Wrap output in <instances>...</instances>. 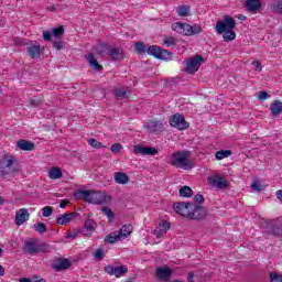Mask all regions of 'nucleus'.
Instances as JSON below:
<instances>
[{
  "label": "nucleus",
  "mask_w": 282,
  "mask_h": 282,
  "mask_svg": "<svg viewBox=\"0 0 282 282\" xmlns=\"http://www.w3.org/2000/svg\"><path fill=\"white\" fill-rule=\"evenodd\" d=\"M101 210L108 217V221L111 224L116 219V214L109 207H102Z\"/></svg>",
  "instance_id": "ea45409f"
},
{
  "label": "nucleus",
  "mask_w": 282,
  "mask_h": 282,
  "mask_svg": "<svg viewBox=\"0 0 282 282\" xmlns=\"http://www.w3.org/2000/svg\"><path fill=\"white\" fill-rule=\"evenodd\" d=\"M88 144L93 147V149H105V145L96 139H88Z\"/></svg>",
  "instance_id": "37998d69"
},
{
  "label": "nucleus",
  "mask_w": 282,
  "mask_h": 282,
  "mask_svg": "<svg viewBox=\"0 0 282 282\" xmlns=\"http://www.w3.org/2000/svg\"><path fill=\"white\" fill-rule=\"evenodd\" d=\"M251 188H252V191H257V193H261V191L265 189V187L263 185H261V183H259V182H253L251 184Z\"/></svg>",
  "instance_id": "de8ad7c7"
},
{
  "label": "nucleus",
  "mask_w": 282,
  "mask_h": 282,
  "mask_svg": "<svg viewBox=\"0 0 282 282\" xmlns=\"http://www.w3.org/2000/svg\"><path fill=\"white\" fill-rule=\"evenodd\" d=\"M67 204H69V200H62L59 204V208H65V206H67Z\"/></svg>",
  "instance_id": "e2e57ef3"
},
{
  "label": "nucleus",
  "mask_w": 282,
  "mask_h": 282,
  "mask_svg": "<svg viewBox=\"0 0 282 282\" xmlns=\"http://www.w3.org/2000/svg\"><path fill=\"white\" fill-rule=\"evenodd\" d=\"M133 153L135 155H158V149L144 145H134Z\"/></svg>",
  "instance_id": "4468645a"
},
{
  "label": "nucleus",
  "mask_w": 282,
  "mask_h": 282,
  "mask_svg": "<svg viewBox=\"0 0 282 282\" xmlns=\"http://www.w3.org/2000/svg\"><path fill=\"white\" fill-rule=\"evenodd\" d=\"M115 96H117V98H124V96H127V91L120 88H116Z\"/></svg>",
  "instance_id": "864d4df0"
},
{
  "label": "nucleus",
  "mask_w": 282,
  "mask_h": 282,
  "mask_svg": "<svg viewBox=\"0 0 282 282\" xmlns=\"http://www.w3.org/2000/svg\"><path fill=\"white\" fill-rule=\"evenodd\" d=\"M191 151H176L172 154L171 165L175 169H183V171H191L193 169V161H191Z\"/></svg>",
  "instance_id": "7ed1b4c3"
},
{
  "label": "nucleus",
  "mask_w": 282,
  "mask_h": 282,
  "mask_svg": "<svg viewBox=\"0 0 282 282\" xmlns=\"http://www.w3.org/2000/svg\"><path fill=\"white\" fill-rule=\"evenodd\" d=\"M95 259L102 261V259H105V251H102V249H97L95 252Z\"/></svg>",
  "instance_id": "5fc2aeb1"
},
{
  "label": "nucleus",
  "mask_w": 282,
  "mask_h": 282,
  "mask_svg": "<svg viewBox=\"0 0 282 282\" xmlns=\"http://www.w3.org/2000/svg\"><path fill=\"white\" fill-rule=\"evenodd\" d=\"M115 182L117 184H129V175H127V173L124 172H117L115 173Z\"/></svg>",
  "instance_id": "c756f323"
},
{
  "label": "nucleus",
  "mask_w": 282,
  "mask_h": 282,
  "mask_svg": "<svg viewBox=\"0 0 282 282\" xmlns=\"http://www.w3.org/2000/svg\"><path fill=\"white\" fill-rule=\"evenodd\" d=\"M171 230V223L162 220L159 224V229L155 230L156 237L160 238L162 235H166V231Z\"/></svg>",
  "instance_id": "cd10ccee"
},
{
  "label": "nucleus",
  "mask_w": 282,
  "mask_h": 282,
  "mask_svg": "<svg viewBox=\"0 0 282 282\" xmlns=\"http://www.w3.org/2000/svg\"><path fill=\"white\" fill-rule=\"evenodd\" d=\"M268 234L273 235V237L282 236V226L281 225H270L268 227Z\"/></svg>",
  "instance_id": "7c9ffc66"
},
{
  "label": "nucleus",
  "mask_w": 282,
  "mask_h": 282,
  "mask_svg": "<svg viewBox=\"0 0 282 282\" xmlns=\"http://www.w3.org/2000/svg\"><path fill=\"white\" fill-rule=\"evenodd\" d=\"M213 186L216 188H228V182L224 181V177L216 175L209 180Z\"/></svg>",
  "instance_id": "b1692460"
},
{
  "label": "nucleus",
  "mask_w": 282,
  "mask_h": 282,
  "mask_svg": "<svg viewBox=\"0 0 282 282\" xmlns=\"http://www.w3.org/2000/svg\"><path fill=\"white\" fill-rule=\"evenodd\" d=\"M144 129L150 131V133H158L160 131H163L164 123L162 121H150L148 124L144 126Z\"/></svg>",
  "instance_id": "412c9836"
},
{
  "label": "nucleus",
  "mask_w": 282,
  "mask_h": 282,
  "mask_svg": "<svg viewBox=\"0 0 282 282\" xmlns=\"http://www.w3.org/2000/svg\"><path fill=\"white\" fill-rule=\"evenodd\" d=\"M251 65H253L254 72H261L262 67H261V63L259 61H253L251 63Z\"/></svg>",
  "instance_id": "4d7b16f0"
},
{
  "label": "nucleus",
  "mask_w": 282,
  "mask_h": 282,
  "mask_svg": "<svg viewBox=\"0 0 282 282\" xmlns=\"http://www.w3.org/2000/svg\"><path fill=\"white\" fill-rule=\"evenodd\" d=\"M275 196H276V198L281 202V204H282V189H280V191H278L276 193H275Z\"/></svg>",
  "instance_id": "680f3d73"
},
{
  "label": "nucleus",
  "mask_w": 282,
  "mask_h": 282,
  "mask_svg": "<svg viewBox=\"0 0 282 282\" xmlns=\"http://www.w3.org/2000/svg\"><path fill=\"white\" fill-rule=\"evenodd\" d=\"M134 50L137 54H149L150 56H154L159 61H171V56L173 53L166 51L158 45L147 46L144 42H137L134 45Z\"/></svg>",
  "instance_id": "f257e3e1"
},
{
  "label": "nucleus",
  "mask_w": 282,
  "mask_h": 282,
  "mask_svg": "<svg viewBox=\"0 0 282 282\" xmlns=\"http://www.w3.org/2000/svg\"><path fill=\"white\" fill-rule=\"evenodd\" d=\"M36 248H37L36 242L30 239L24 242L23 252H26V254H36Z\"/></svg>",
  "instance_id": "a878e982"
},
{
  "label": "nucleus",
  "mask_w": 282,
  "mask_h": 282,
  "mask_svg": "<svg viewBox=\"0 0 282 282\" xmlns=\"http://www.w3.org/2000/svg\"><path fill=\"white\" fill-rule=\"evenodd\" d=\"M109 48H111V45L107 43H101L97 46V54L99 56H102V54H109Z\"/></svg>",
  "instance_id": "e433bc0d"
},
{
  "label": "nucleus",
  "mask_w": 282,
  "mask_h": 282,
  "mask_svg": "<svg viewBox=\"0 0 282 282\" xmlns=\"http://www.w3.org/2000/svg\"><path fill=\"white\" fill-rule=\"evenodd\" d=\"M33 228H34L35 232H39L40 235L47 232V226H45V224H43V223L34 224Z\"/></svg>",
  "instance_id": "a19ab883"
},
{
  "label": "nucleus",
  "mask_w": 282,
  "mask_h": 282,
  "mask_svg": "<svg viewBox=\"0 0 282 282\" xmlns=\"http://www.w3.org/2000/svg\"><path fill=\"white\" fill-rule=\"evenodd\" d=\"M53 214H54V207L45 206V207L42 208V216L52 217Z\"/></svg>",
  "instance_id": "c03bdc74"
},
{
  "label": "nucleus",
  "mask_w": 282,
  "mask_h": 282,
  "mask_svg": "<svg viewBox=\"0 0 282 282\" xmlns=\"http://www.w3.org/2000/svg\"><path fill=\"white\" fill-rule=\"evenodd\" d=\"M155 276L161 282H169L173 276V269L171 267H159L155 271Z\"/></svg>",
  "instance_id": "9d476101"
},
{
  "label": "nucleus",
  "mask_w": 282,
  "mask_h": 282,
  "mask_svg": "<svg viewBox=\"0 0 282 282\" xmlns=\"http://www.w3.org/2000/svg\"><path fill=\"white\" fill-rule=\"evenodd\" d=\"M181 197H193V189L189 186H183L178 191Z\"/></svg>",
  "instance_id": "58836bf2"
},
{
  "label": "nucleus",
  "mask_w": 282,
  "mask_h": 282,
  "mask_svg": "<svg viewBox=\"0 0 282 282\" xmlns=\"http://www.w3.org/2000/svg\"><path fill=\"white\" fill-rule=\"evenodd\" d=\"M189 34L191 36H195V34H202V26L199 24L192 25Z\"/></svg>",
  "instance_id": "49530a36"
},
{
  "label": "nucleus",
  "mask_w": 282,
  "mask_h": 282,
  "mask_svg": "<svg viewBox=\"0 0 282 282\" xmlns=\"http://www.w3.org/2000/svg\"><path fill=\"white\" fill-rule=\"evenodd\" d=\"M194 199H195V203H196V204H203V202H204V195H202V194H196L195 197H194Z\"/></svg>",
  "instance_id": "13d9d810"
},
{
  "label": "nucleus",
  "mask_w": 282,
  "mask_h": 282,
  "mask_svg": "<svg viewBox=\"0 0 282 282\" xmlns=\"http://www.w3.org/2000/svg\"><path fill=\"white\" fill-rule=\"evenodd\" d=\"M232 155V150H220L216 152V160H224Z\"/></svg>",
  "instance_id": "4c0bfd02"
},
{
  "label": "nucleus",
  "mask_w": 282,
  "mask_h": 282,
  "mask_svg": "<svg viewBox=\"0 0 282 282\" xmlns=\"http://www.w3.org/2000/svg\"><path fill=\"white\" fill-rule=\"evenodd\" d=\"M76 217H78L77 212L66 213V214H63L59 217H57L56 224L58 226H66V224H69L70 221H74V219H76Z\"/></svg>",
  "instance_id": "dca6fc26"
},
{
  "label": "nucleus",
  "mask_w": 282,
  "mask_h": 282,
  "mask_svg": "<svg viewBox=\"0 0 282 282\" xmlns=\"http://www.w3.org/2000/svg\"><path fill=\"white\" fill-rule=\"evenodd\" d=\"M170 124L171 127H174L180 131H184V129H188V122H186V119L184 118V116L180 113H175L170 118Z\"/></svg>",
  "instance_id": "1a4fd4ad"
},
{
  "label": "nucleus",
  "mask_w": 282,
  "mask_h": 282,
  "mask_svg": "<svg viewBox=\"0 0 282 282\" xmlns=\"http://www.w3.org/2000/svg\"><path fill=\"white\" fill-rule=\"evenodd\" d=\"M172 30L178 34H184V36H191L193 28L188 23L176 22L172 24Z\"/></svg>",
  "instance_id": "ddd939ff"
},
{
  "label": "nucleus",
  "mask_w": 282,
  "mask_h": 282,
  "mask_svg": "<svg viewBox=\"0 0 282 282\" xmlns=\"http://www.w3.org/2000/svg\"><path fill=\"white\" fill-rule=\"evenodd\" d=\"M72 268V261L67 258H59L55 264H53V270L55 272H63V270H69Z\"/></svg>",
  "instance_id": "6ab92c4d"
},
{
  "label": "nucleus",
  "mask_w": 282,
  "mask_h": 282,
  "mask_svg": "<svg viewBox=\"0 0 282 282\" xmlns=\"http://www.w3.org/2000/svg\"><path fill=\"white\" fill-rule=\"evenodd\" d=\"M75 199H83L88 204H93L94 191L91 189H77L74 192Z\"/></svg>",
  "instance_id": "f8f14e48"
},
{
  "label": "nucleus",
  "mask_w": 282,
  "mask_h": 282,
  "mask_svg": "<svg viewBox=\"0 0 282 282\" xmlns=\"http://www.w3.org/2000/svg\"><path fill=\"white\" fill-rule=\"evenodd\" d=\"M23 41H25V40H15L14 41V43H15V45H23Z\"/></svg>",
  "instance_id": "69168bd1"
},
{
  "label": "nucleus",
  "mask_w": 282,
  "mask_h": 282,
  "mask_svg": "<svg viewBox=\"0 0 282 282\" xmlns=\"http://www.w3.org/2000/svg\"><path fill=\"white\" fill-rule=\"evenodd\" d=\"M108 56L113 62L124 61V51H122L118 47H115V46H110V48H108Z\"/></svg>",
  "instance_id": "f3484780"
},
{
  "label": "nucleus",
  "mask_w": 282,
  "mask_h": 282,
  "mask_svg": "<svg viewBox=\"0 0 282 282\" xmlns=\"http://www.w3.org/2000/svg\"><path fill=\"white\" fill-rule=\"evenodd\" d=\"M30 219V213L25 208H21L15 214V224L17 226H23L24 221Z\"/></svg>",
  "instance_id": "aec40b11"
},
{
  "label": "nucleus",
  "mask_w": 282,
  "mask_h": 282,
  "mask_svg": "<svg viewBox=\"0 0 282 282\" xmlns=\"http://www.w3.org/2000/svg\"><path fill=\"white\" fill-rule=\"evenodd\" d=\"M163 43L167 45V47H172L177 43V41L174 37H167L163 40Z\"/></svg>",
  "instance_id": "3c124183"
},
{
  "label": "nucleus",
  "mask_w": 282,
  "mask_h": 282,
  "mask_svg": "<svg viewBox=\"0 0 282 282\" xmlns=\"http://www.w3.org/2000/svg\"><path fill=\"white\" fill-rule=\"evenodd\" d=\"M271 282H282V275L278 273H270Z\"/></svg>",
  "instance_id": "603ef678"
},
{
  "label": "nucleus",
  "mask_w": 282,
  "mask_h": 282,
  "mask_svg": "<svg viewBox=\"0 0 282 282\" xmlns=\"http://www.w3.org/2000/svg\"><path fill=\"white\" fill-rule=\"evenodd\" d=\"M48 250H50V245H47L45 242L37 245L36 254H39V252H42V253L48 252Z\"/></svg>",
  "instance_id": "a18cd8bd"
},
{
  "label": "nucleus",
  "mask_w": 282,
  "mask_h": 282,
  "mask_svg": "<svg viewBox=\"0 0 282 282\" xmlns=\"http://www.w3.org/2000/svg\"><path fill=\"white\" fill-rule=\"evenodd\" d=\"M104 271L106 274H109V276H116L117 279H120V276H124V274L129 272V269L124 265L113 267L108 264L104 268Z\"/></svg>",
  "instance_id": "0eeeda50"
},
{
  "label": "nucleus",
  "mask_w": 282,
  "mask_h": 282,
  "mask_svg": "<svg viewBox=\"0 0 282 282\" xmlns=\"http://www.w3.org/2000/svg\"><path fill=\"white\" fill-rule=\"evenodd\" d=\"M30 105H31V107H41V105H43V100H41V99H31Z\"/></svg>",
  "instance_id": "6e6d98bb"
},
{
  "label": "nucleus",
  "mask_w": 282,
  "mask_h": 282,
  "mask_svg": "<svg viewBox=\"0 0 282 282\" xmlns=\"http://www.w3.org/2000/svg\"><path fill=\"white\" fill-rule=\"evenodd\" d=\"M47 10H50V12H56V7L55 6L47 7Z\"/></svg>",
  "instance_id": "338daca9"
},
{
  "label": "nucleus",
  "mask_w": 282,
  "mask_h": 282,
  "mask_svg": "<svg viewBox=\"0 0 282 282\" xmlns=\"http://www.w3.org/2000/svg\"><path fill=\"white\" fill-rule=\"evenodd\" d=\"M50 180H61L63 177V171L61 167H52L48 172Z\"/></svg>",
  "instance_id": "2f4dec72"
},
{
  "label": "nucleus",
  "mask_w": 282,
  "mask_h": 282,
  "mask_svg": "<svg viewBox=\"0 0 282 282\" xmlns=\"http://www.w3.org/2000/svg\"><path fill=\"white\" fill-rule=\"evenodd\" d=\"M107 202H111V196H109L105 192H93V204H105Z\"/></svg>",
  "instance_id": "a211bd4d"
},
{
  "label": "nucleus",
  "mask_w": 282,
  "mask_h": 282,
  "mask_svg": "<svg viewBox=\"0 0 282 282\" xmlns=\"http://www.w3.org/2000/svg\"><path fill=\"white\" fill-rule=\"evenodd\" d=\"M207 215L208 210H206L204 206L193 203L192 215L189 219L200 221L202 219H206Z\"/></svg>",
  "instance_id": "6e6552de"
},
{
  "label": "nucleus",
  "mask_w": 282,
  "mask_h": 282,
  "mask_svg": "<svg viewBox=\"0 0 282 282\" xmlns=\"http://www.w3.org/2000/svg\"><path fill=\"white\" fill-rule=\"evenodd\" d=\"M270 111L273 118H279L282 112V102L281 100H274L270 106Z\"/></svg>",
  "instance_id": "393cba45"
},
{
  "label": "nucleus",
  "mask_w": 282,
  "mask_h": 282,
  "mask_svg": "<svg viewBox=\"0 0 282 282\" xmlns=\"http://www.w3.org/2000/svg\"><path fill=\"white\" fill-rule=\"evenodd\" d=\"M96 221L87 219L84 224V228L82 229L83 235H91L96 231Z\"/></svg>",
  "instance_id": "5701e85b"
},
{
  "label": "nucleus",
  "mask_w": 282,
  "mask_h": 282,
  "mask_svg": "<svg viewBox=\"0 0 282 282\" xmlns=\"http://www.w3.org/2000/svg\"><path fill=\"white\" fill-rule=\"evenodd\" d=\"M237 28V20L230 15H224L221 21L216 22V32L218 34H224L226 30H235Z\"/></svg>",
  "instance_id": "20e7f679"
},
{
  "label": "nucleus",
  "mask_w": 282,
  "mask_h": 282,
  "mask_svg": "<svg viewBox=\"0 0 282 282\" xmlns=\"http://www.w3.org/2000/svg\"><path fill=\"white\" fill-rule=\"evenodd\" d=\"M0 276H6V268L0 264Z\"/></svg>",
  "instance_id": "0e129e2a"
},
{
  "label": "nucleus",
  "mask_w": 282,
  "mask_h": 282,
  "mask_svg": "<svg viewBox=\"0 0 282 282\" xmlns=\"http://www.w3.org/2000/svg\"><path fill=\"white\" fill-rule=\"evenodd\" d=\"M111 153H120L122 151V144L113 143L110 148Z\"/></svg>",
  "instance_id": "09e8293b"
},
{
  "label": "nucleus",
  "mask_w": 282,
  "mask_h": 282,
  "mask_svg": "<svg viewBox=\"0 0 282 282\" xmlns=\"http://www.w3.org/2000/svg\"><path fill=\"white\" fill-rule=\"evenodd\" d=\"M20 282H32V280H30V279H28V278H22V279L20 280Z\"/></svg>",
  "instance_id": "774afa93"
},
{
  "label": "nucleus",
  "mask_w": 282,
  "mask_h": 282,
  "mask_svg": "<svg viewBox=\"0 0 282 282\" xmlns=\"http://www.w3.org/2000/svg\"><path fill=\"white\" fill-rule=\"evenodd\" d=\"M63 34H65V28L63 25L52 29L51 31H43V39L44 41H52V36L55 39H63Z\"/></svg>",
  "instance_id": "9b49d317"
},
{
  "label": "nucleus",
  "mask_w": 282,
  "mask_h": 282,
  "mask_svg": "<svg viewBox=\"0 0 282 282\" xmlns=\"http://www.w3.org/2000/svg\"><path fill=\"white\" fill-rule=\"evenodd\" d=\"M188 12H191V7L188 6H180L177 9L178 17H188Z\"/></svg>",
  "instance_id": "79ce46f5"
},
{
  "label": "nucleus",
  "mask_w": 282,
  "mask_h": 282,
  "mask_svg": "<svg viewBox=\"0 0 282 282\" xmlns=\"http://www.w3.org/2000/svg\"><path fill=\"white\" fill-rule=\"evenodd\" d=\"M261 0H247L246 8L249 12H257L261 10Z\"/></svg>",
  "instance_id": "c85d7f7f"
},
{
  "label": "nucleus",
  "mask_w": 282,
  "mask_h": 282,
  "mask_svg": "<svg viewBox=\"0 0 282 282\" xmlns=\"http://www.w3.org/2000/svg\"><path fill=\"white\" fill-rule=\"evenodd\" d=\"M223 39L226 43H230V41H235L237 39V33L227 29L223 32Z\"/></svg>",
  "instance_id": "473e14b6"
},
{
  "label": "nucleus",
  "mask_w": 282,
  "mask_h": 282,
  "mask_svg": "<svg viewBox=\"0 0 282 282\" xmlns=\"http://www.w3.org/2000/svg\"><path fill=\"white\" fill-rule=\"evenodd\" d=\"M271 12H275V14H281L282 15V0H275L271 6H270Z\"/></svg>",
  "instance_id": "f704fd0d"
},
{
  "label": "nucleus",
  "mask_w": 282,
  "mask_h": 282,
  "mask_svg": "<svg viewBox=\"0 0 282 282\" xmlns=\"http://www.w3.org/2000/svg\"><path fill=\"white\" fill-rule=\"evenodd\" d=\"M267 98H270V95L265 91H260L259 100H265Z\"/></svg>",
  "instance_id": "bf43d9fd"
},
{
  "label": "nucleus",
  "mask_w": 282,
  "mask_h": 282,
  "mask_svg": "<svg viewBox=\"0 0 282 282\" xmlns=\"http://www.w3.org/2000/svg\"><path fill=\"white\" fill-rule=\"evenodd\" d=\"M195 273L194 272H189L188 275H187V281L188 282H195Z\"/></svg>",
  "instance_id": "052dcab7"
},
{
  "label": "nucleus",
  "mask_w": 282,
  "mask_h": 282,
  "mask_svg": "<svg viewBox=\"0 0 282 282\" xmlns=\"http://www.w3.org/2000/svg\"><path fill=\"white\" fill-rule=\"evenodd\" d=\"M122 238L118 234V231H113L105 237L106 243H116V241H120Z\"/></svg>",
  "instance_id": "72a5a7b5"
},
{
  "label": "nucleus",
  "mask_w": 282,
  "mask_h": 282,
  "mask_svg": "<svg viewBox=\"0 0 282 282\" xmlns=\"http://www.w3.org/2000/svg\"><path fill=\"white\" fill-rule=\"evenodd\" d=\"M121 239H127L131 235V225H123L122 228L117 231Z\"/></svg>",
  "instance_id": "c9c22d12"
},
{
  "label": "nucleus",
  "mask_w": 282,
  "mask_h": 282,
  "mask_svg": "<svg viewBox=\"0 0 282 282\" xmlns=\"http://www.w3.org/2000/svg\"><path fill=\"white\" fill-rule=\"evenodd\" d=\"M17 144L21 151H34L35 149L34 142L24 139L19 140Z\"/></svg>",
  "instance_id": "4be33fe9"
},
{
  "label": "nucleus",
  "mask_w": 282,
  "mask_h": 282,
  "mask_svg": "<svg viewBox=\"0 0 282 282\" xmlns=\"http://www.w3.org/2000/svg\"><path fill=\"white\" fill-rule=\"evenodd\" d=\"M19 173V165H17V158L13 155H4L0 159V177H14Z\"/></svg>",
  "instance_id": "f03ea898"
},
{
  "label": "nucleus",
  "mask_w": 282,
  "mask_h": 282,
  "mask_svg": "<svg viewBox=\"0 0 282 282\" xmlns=\"http://www.w3.org/2000/svg\"><path fill=\"white\" fill-rule=\"evenodd\" d=\"M87 62L89 63L90 67L95 69V72H102V65L98 63L96 55L93 53L87 55Z\"/></svg>",
  "instance_id": "bb28decb"
},
{
  "label": "nucleus",
  "mask_w": 282,
  "mask_h": 282,
  "mask_svg": "<svg viewBox=\"0 0 282 282\" xmlns=\"http://www.w3.org/2000/svg\"><path fill=\"white\" fill-rule=\"evenodd\" d=\"M26 45V53L30 58H41V45L39 43H25Z\"/></svg>",
  "instance_id": "2eb2a0df"
},
{
  "label": "nucleus",
  "mask_w": 282,
  "mask_h": 282,
  "mask_svg": "<svg viewBox=\"0 0 282 282\" xmlns=\"http://www.w3.org/2000/svg\"><path fill=\"white\" fill-rule=\"evenodd\" d=\"M53 47L61 51L65 47V44L63 43L62 39H59L58 41L53 42Z\"/></svg>",
  "instance_id": "8fccbe9b"
},
{
  "label": "nucleus",
  "mask_w": 282,
  "mask_h": 282,
  "mask_svg": "<svg viewBox=\"0 0 282 282\" xmlns=\"http://www.w3.org/2000/svg\"><path fill=\"white\" fill-rule=\"evenodd\" d=\"M202 61H204V57L200 55L186 59V67L184 68V72L186 74H195L199 70V67H202Z\"/></svg>",
  "instance_id": "39448f33"
},
{
  "label": "nucleus",
  "mask_w": 282,
  "mask_h": 282,
  "mask_svg": "<svg viewBox=\"0 0 282 282\" xmlns=\"http://www.w3.org/2000/svg\"><path fill=\"white\" fill-rule=\"evenodd\" d=\"M173 208L177 215H182V217H186V219H191L192 210H193V203H175Z\"/></svg>",
  "instance_id": "423d86ee"
}]
</instances>
